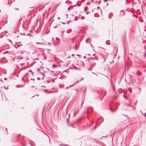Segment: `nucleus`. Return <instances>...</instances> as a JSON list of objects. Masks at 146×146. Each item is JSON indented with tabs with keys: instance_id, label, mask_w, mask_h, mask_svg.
I'll list each match as a JSON object with an SVG mask.
<instances>
[{
	"instance_id": "f257e3e1",
	"label": "nucleus",
	"mask_w": 146,
	"mask_h": 146,
	"mask_svg": "<svg viewBox=\"0 0 146 146\" xmlns=\"http://www.w3.org/2000/svg\"><path fill=\"white\" fill-rule=\"evenodd\" d=\"M125 14V12L123 10H121L120 12V15L121 16L124 15Z\"/></svg>"
},
{
	"instance_id": "f03ea898",
	"label": "nucleus",
	"mask_w": 146,
	"mask_h": 146,
	"mask_svg": "<svg viewBox=\"0 0 146 146\" xmlns=\"http://www.w3.org/2000/svg\"><path fill=\"white\" fill-rule=\"evenodd\" d=\"M97 9L98 10L100 11L101 13H102V9L99 7H97Z\"/></svg>"
},
{
	"instance_id": "7ed1b4c3",
	"label": "nucleus",
	"mask_w": 146,
	"mask_h": 146,
	"mask_svg": "<svg viewBox=\"0 0 146 146\" xmlns=\"http://www.w3.org/2000/svg\"><path fill=\"white\" fill-rule=\"evenodd\" d=\"M36 43L37 44H40L43 45L44 44V43L43 42H36Z\"/></svg>"
},
{
	"instance_id": "20e7f679",
	"label": "nucleus",
	"mask_w": 146,
	"mask_h": 146,
	"mask_svg": "<svg viewBox=\"0 0 146 146\" xmlns=\"http://www.w3.org/2000/svg\"><path fill=\"white\" fill-rule=\"evenodd\" d=\"M110 110H111V111H113V112L115 110H113L112 108H110Z\"/></svg>"
},
{
	"instance_id": "39448f33",
	"label": "nucleus",
	"mask_w": 146,
	"mask_h": 146,
	"mask_svg": "<svg viewBox=\"0 0 146 146\" xmlns=\"http://www.w3.org/2000/svg\"><path fill=\"white\" fill-rule=\"evenodd\" d=\"M125 1L126 2V4H127L128 3H129V2H128L127 1V0H125Z\"/></svg>"
},
{
	"instance_id": "423d86ee",
	"label": "nucleus",
	"mask_w": 146,
	"mask_h": 146,
	"mask_svg": "<svg viewBox=\"0 0 146 146\" xmlns=\"http://www.w3.org/2000/svg\"><path fill=\"white\" fill-rule=\"evenodd\" d=\"M76 84V83H74V84H73V85H71V86H69V87H71L72 86H74L75 84Z\"/></svg>"
},
{
	"instance_id": "0eeeda50",
	"label": "nucleus",
	"mask_w": 146,
	"mask_h": 146,
	"mask_svg": "<svg viewBox=\"0 0 146 146\" xmlns=\"http://www.w3.org/2000/svg\"><path fill=\"white\" fill-rule=\"evenodd\" d=\"M61 145L62 146H69L66 145Z\"/></svg>"
},
{
	"instance_id": "6e6552de",
	"label": "nucleus",
	"mask_w": 146,
	"mask_h": 146,
	"mask_svg": "<svg viewBox=\"0 0 146 146\" xmlns=\"http://www.w3.org/2000/svg\"><path fill=\"white\" fill-rule=\"evenodd\" d=\"M96 63H94L92 64V65L94 66L96 65Z\"/></svg>"
},
{
	"instance_id": "1a4fd4ad",
	"label": "nucleus",
	"mask_w": 146,
	"mask_h": 146,
	"mask_svg": "<svg viewBox=\"0 0 146 146\" xmlns=\"http://www.w3.org/2000/svg\"><path fill=\"white\" fill-rule=\"evenodd\" d=\"M53 43H54V45L55 46H56V44L55 43V42H53Z\"/></svg>"
},
{
	"instance_id": "9d476101",
	"label": "nucleus",
	"mask_w": 146,
	"mask_h": 146,
	"mask_svg": "<svg viewBox=\"0 0 146 146\" xmlns=\"http://www.w3.org/2000/svg\"><path fill=\"white\" fill-rule=\"evenodd\" d=\"M144 56L145 57H146V55H145V54H144Z\"/></svg>"
},
{
	"instance_id": "9b49d317",
	"label": "nucleus",
	"mask_w": 146,
	"mask_h": 146,
	"mask_svg": "<svg viewBox=\"0 0 146 146\" xmlns=\"http://www.w3.org/2000/svg\"><path fill=\"white\" fill-rule=\"evenodd\" d=\"M86 8H87V7H85V8L84 10V11H86Z\"/></svg>"
},
{
	"instance_id": "f8f14e48",
	"label": "nucleus",
	"mask_w": 146,
	"mask_h": 146,
	"mask_svg": "<svg viewBox=\"0 0 146 146\" xmlns=\"http://www.w3.org/2000/svg\"><path fill=\"white\" fill-rule=\"evenodd\" d=\"M55 65L54 64H52V66H53V67H54V66H55Z\"/></svg>"
},
{
	"instance_id": "ddd939ff",
	"label": "nucleus",
	"mask_w": 146,
	"mask_h": 146,
	"mask_svg": "<svg viewBox=\"0 0 146 146\" xmlns=\"http://www.w3.org/2000/svg\"><path fill=\"white\" fill-rule=\"evenodd\" d=\"M96 127V126H95V127H94V129H95Z\"/></svg>"
},
{
	"instance_id": "4468645a",
	"label": "nucleus",
	"mask_w": 146,
	"mask_h": 146,
	"mask_svg": "<svg viewBox=\"0 0 146 146\" xmlns=\"http://www.w3.org/2000/svg\"><path fill=\"white\" fill-rule=\"evenodd\" d=\"M115 132H113V136L114 135V134H115Z\"/></svg>"
},
{
	"instance_id": "2eb2a0df",
	"label": "nucleus",
	"mask_w": 146,
	"mask_h": 146,
	"mask_svg": "<svg viewBox=\"0 0 146 146\" xmlns=\"http://www.w3.org/2000/svg\"><path fill=\"white\" fill-rule=\"evenodd\" d=\"M91 59H92L93 60H94L95 59L94 58H92L91 57Z\"/></svg>"
},
{
	"instance_id": "dca6fc26",
	"label": "nucleus",
	"mask_w": 146,
	"mask_h": 146,
	"mask_svg": "<svg viewBox=\"0 0 146 146\" xmlns=\"http://www.w3.org/2000/svg\"><path fill=\"white\" fill-rule=\"evenodd\" d=\"M111 137H112V139H113V137H112V134H111Z\"/></svg>"
},
{
	"instance_id": "f3484780",
	"label": "nucleus",
	"mask_w": 146,
	"mask_h": 146,
	"mask_svg": "<svg viewBox=\"0 0 146 146\" xmlns=\"http://www.w3.org/2000/svg\"><path fill=\"white\" fill-rule=\"evenodd\" d=\"M56 40H57V39H58V38L56 37Z\"/></svg>"
},
{
	"instance_id": "a211bd4d",
	"label": "nucleus",
	"mask_w": 146,
	"mask_h": 146,
	"mask_svg": "<svg viewBox=\"0 0 146 146\" xmlns=\"http://www.w3.org/2000/svg\"><path fill=\"white\" fill-rule=\"evenodd\" d=\"M15 9L16 10H18V9L17 8H15Z\"/></svg>"
},
{
	"instance_id": "6ab92c4d",
	"label": "nucleus",
	"mask_w": 146,
	"mask_h": 146,
	"mask_svg": "<svg viewBox=\"0 0 146 146\" xmlns=\"http://www.w3.org/2000/svg\"><path fill=\"white\" fill-rule=\"evenodd\" d=\"M145 116H146V113H145Z\"/></svg>"
},
{
	"instance_id": "aec40b11",
	"label": "nucleus",
	"mask_w": 146,
	"mask_h": 146,
	"mask_svg": "<svg viewBox=\"0 0 146 146\" xmlns=\"http://www.w3.org/2000/svg\"><path fill=\"white\" fill-rule=\"evenodd\" d=\"M82 19H84V17H82Z\"/></svg>"
},
{
	"instance_id": "412c9836",
	"label": "nucleus",
	"mask_w": 146,
	"mask_h": 146,
	"mask_svg": "<svg viewBox=\"0 0 146 146\" xmlns=\"http://www.w3.org/2000/svg\"><path fill=\"white\" fill-rule=\"evenodd\" d=\"M82 19H84V17H82Z\"/></svg>"
},
{
	"instance_id": "4be33fe9",
	"label": "nucleus",
	"mask_w": 146,
	"mask_h": 146,
	"mask_svg": "<svg viewBox=\"0 0 146 146\" xmlns=\"http://www.w3.org/2000/svg\"><path fill=\"white\" fill-rule=\"evenodd\" d=\"M4 79L5 80H6V78H4Z\"/></svg>"
},
{
	"instance_id": "5701e85b",
	"label": "nucleus",
	"mask_w": 146,
	"mask_h": 146,
	"mask_svg": "<svg viewBox=\"0 0 146 146\" xmlns=\"http://www.w3.org/2000/svg\"><path fill=\"white\" fill-rule=\"evenodd\" d=\"M68 87H67L66 88H67V89H68Z\"/></svg>"
},
{
	"instance_id": "b1692460",
	"label": "nucleus",
	"mask_w": 146,
	"mask_h": 146,
	"mask_svg": "<svg viewBox=\"0 0 146 146\" xmlns=\"http://www.w3.org/2000/svg\"><path fill=\"white\" fill-rule=\"evenodd\" d=\"M126 116L127 117V119H128V116H127H127Z\"/></svg>"
},
{
	"instance_id": "393cba45",
	"label": "nucleus",
	"mask_w": 146,
	"mask_h": 146,
	"mask_svg": "<svg viewBox=\"0 0 146 146\" xmlns=\"http://www.w3.org/2000/svg\"><path fill=\"white\" fill-rule=\"evenodd\" d=\"M29 35V34H27V35Z\"/></svg>"
},
{
	"instance_id": "a878e982",
	"label": "nucleus",
	"mask_w": 146,
	"mask_h": 146,
	"mask_svg": "<svg viewBox=\"0 0 146 146\" xmlns=\"http://www.w3.org/2000/svg\"><path fill=\"white\" fill-rule=\"evenodd\" d=\"M4 88H5V89H6V88L5 86L4 87Z\"/></svg>"
},
{
	"instance_id": "bb28decb",
	"label": "nucleus",
	"mask_w": 146,
	"mask_h": 146,
	"mask_svg": "<svg viewBox=\"0 0 146 146\" xmlns=\"http://www.w3.org/2000/svg\"><path fill=\"white\" fill-rule=\"evenodd\" d=\"M139 74H141V73H140V72H139Z\"/></svg>"
},
{
	"instance_id": "cd10ccee",
	"label": "nucleus",
	"mask_w": 146,
	"mask_h": 146,
	"mask_svg": "<svg viewBox=\"0 0 146 146\" xmlns=\"http://www.w3.org/2000/svg\"><path fill=\"white\" fill-rule=\"evenodd\" d=\"M68 119H67V121H68Z\"/></svg>"
},
{
	"instance_id": "c85d7f7f",
	"label": "nucleus",
	"mask_w": 146,
	"mask_h": 146,
	"mask_svg": "<svg viewBox=\"0 0 146 146\" xmlns=\"http://www.w3.org/2000/svg\"><path fill=\"white\" fill-rule=\"evenodd\" d=\"M58 19H60L59 17H58Z\"/></svg>"
},
{
	"instance_id": "c756f323",
	"label": "nucleus",
	"mask_w": 146,
	"mask_h": 146,
	"mask_svg": "<svg viewBox=\"0 0 146 146\" xmlns=\"http://www.w3.org/2000/svg\"><path fill=\"white\" fill-rule=\"evenodd\" d=\"M72 56H73L74 55V54H72Z\"/></svg>"
},
{
	"instance_id": "7c9ffc66",
	"label": "nucleus",
	"mask_w": 146,
	"mask_h": 146,
	"mask_svg": "<svg viewBox=\"0 0 146 146\" xmlns=\"http://www.w3.org/2000/svg\"><path fill=\"white\" fill-rule=\"evenodd\" d=\"M86 42H87V40H86Z\"/></svg>"
},
{
	"instance_id": "2f4dec72",
	"label": "nucleus",
	"mask_w": 146,
	"mask_h": 146,
	"mask_svg": "<svg viewBox=\"0 0 146 146\" xmlns=\"http://www.w3.org/2000/svg\"><path fill=\"white\" fill-rule=\"evenodd\" d=\"M8 4H9V5L10 4L9 3H8Z\"/></svg>"
},
{
	"instance_id": "473e14b6",
	"label": "nucleus",
	"mask_w": 146,
	"mask_h": 146,
	"mask_svg": "<svg viewBox=\"0 0 146 146\" xmlns=\"http://www.w3.org/2000/svg\"><path fill=\"white\" fill-rule=\"evenodd\" d=\"M68 10H69V9L68 8Z\"/></svg>"
},
{
	"instance_id": "72a5a7b5",
	"label": "nucleus",
	"mask_w": 146,
	"mask_h": 146,
	"mask_svg": "<svg viewBox=\"0 0 146 146\" xmlns=\"http://www.w3.org/2000/svg\"><path fill=\"white\" fill-rule=\"evenodd\" d=\"M130 55H132V54H131V53H130Z\"/></svg>"
},
{
	"instance_id": "f704fd0d",
	"label": "nucleus",
	"mask_w": 146,
	"mask_h": 146,
	"mask_svg": "<svg viewBox=\"0 0 146 146\" xmlns=\"http://www.w3.org/2000/svg\"><path fill=\"white\" fill-rule=\"evenodd\" d=\"M6 130H7V128H6Z\"/></svg>"
},
{
	"instance_id": "c9c22d12",
	"label": "nucleus",
	"mask_w": 146,
	"mask_h": 146,
	"mask_svg": "<svg viewBox=\"0 0 146 146\" xmlns=\"http://www.w3.org/2000/svg\"><path fill=\"white\" fill-rule=\"evenodd\" d=\"M109 18L110 19V17L109 16Z\"/></svg>"
},
{
	"instance_id": "e433bc0d",
	"label": "nucleus",
	"mask_w": 146,
	"mask_h": 146,
	"mask_svg": "<svg viewBox=\"0 0 146 146\" xmlns=\"http://www.w3.org/2000/svg\"><path fill=\"white\" fill-rule=\"evenodd\" d=\"M7 88H8V87H7V88H6V89H7Z\"/></svg>"
},
{
	"instance_id": "4c0bfd02",
	"label": "nucleus",
	"mask_w": 146,
	"mask_h": 146,
	"mask_svg": "<svg viewBox=\"0 0 146 146\" xmlns=\"http://www.w3.org/2000/svg\"><path fill=\"white\" fill-rule=\"evenodd\" d=\"M7 88H8V87H7V88H6V89H7Z\"/></svg>"
},
{
	"instance_id": "58836bf2",
	"label": "nucleus",
	"mask_w": 146,
	"mask_h": 146,
	"mask_svg": "<svg viewBox=\"0 0 146 146\" xmlns=\"http://www.w3.org/2000/svg\"><path fill=\"white\" fill-rule=\"evenodd\" d=\"M7 88H8V87H7V88H6V89H7Z\"/></svg>"
}]
</instances>
